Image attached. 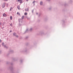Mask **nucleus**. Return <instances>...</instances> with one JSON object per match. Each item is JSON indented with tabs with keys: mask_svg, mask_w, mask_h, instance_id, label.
<instances>
[{
	"mask_svg": "<svg viewBox=\"0 0 73 73\" xmlns=\"http://www.w3.org/2000/svg\"><path fill=\"white\" fill-rule=\"evenodd\" d=\"M18 1H19L20 3H21L23 2L22 0H18Z\"/></svg>",
	"mask_w": 73,
	"mask_h": 73,
	"instance_id": "nucleus-1",
	"label": "nucleus"
},
{
	"mask_svg": "<svg viewBox=\"0 0 73 73\" xmlns=\"http://www.w3.org/2000/svg\"><path fill=\"white\" fill-rule=\"evenodd\" d=\"M3 16H5V17H6V16H7V15H6V14H5V13H4L3 14Z\"/></svg>",
	"mask_w": 73,
	"mask_h": 73,
	"instance_id": "nucleus-2",
	"label": "nucleus"
},
{
	"mask_svg": "<svg viewBox=\"0 0 73 73\" xmlns=\"http://www.w3.org/2000/svg\"><path fill=\"white\" fill-rule=\"evenodd\" d=\"M17 8L18 9H20V6H18L17 7Z\"/></svg>",
	"mask_w": 73,
	"mask_h": 73,
	"instance_id": "nucleus-3",
	"label": "nucleus"
},
{
	"mask_svg": "<svg viewBox=\"0 0 73 73\" xmlns=\"http://www.w3.org/2000/svg\"><path fill=\"white\" fill-rule=\"evenodd\" d=\"M29 10H28V9H25V11H28Z\"/></svg>",
	"mask_w": 73,
	"mask_h": 73,
	"instance_id": "nucleus-4",
	"label": "nucleus"
},
{
	"mask_svg": "<svg viewBox=\"0 0 73 73\" xmlns=\"http://www.w3.org/2000/svg\"><path fill=\"white\" fill-rule=\"evenodd\" d=\"M17 15H20V13H19V12H17Z\"/></svg>",
	"mask_w": 73,
	"mask_h": 73,
	"instance_id": "nucleus-5",
	"label": "nucleus"
},
{
	"mask_svg": "<svg viewBox=\"0 0 73 73\" xmlns=\"http://www.w3.org/2000/svg\"><path fill=\"white\" fill-rule=\"evenodd\" d=\"M24 15H27V13H24Z\"/></svg>",
	"mask_w": 73,
	"mask_h": 73,
	"instance_id": "nucleus-6",
	"label": "nucleus"
},
{
	"mask_svg": "<svg viewBox=\"0 0 73 73\" xmlns=\"http://www.w3.org/2000/svg\"><path fill=\"white\" fill-rule=\"evenodd\" d=\"M40 5H42V2H41L40 3Z\"/></svg>",
	"mask_w": 73,
	"mask_h": 73,
	"instance_id": "nucleus-7",
	"label": "nucleus"
},
{
	"mask_svg": "<svg viewBox=\"0 0 73 73\" xmlns=\"http://www.w3.org/2000/svg\"><path fill=\"white\" fill-rule=\"evenodd\" d=\"M24 16H23L22 17V19H24Z\"/></svg>",
	"mask_w": 73,
	"mask_h": 73,
	"instance_id": "nucleus-8",
	"label": "nucleus"
},
{
	"mask_svg": "<svg viewBox=\"0 0 73 73\" xmlns=\"http://www.w3.org/2000/svg\"><path fill=\"white\" fill-rule=\"evenodd\" d=\"M10 19H11V20H12V17L11 16L10 17Z\"/></svg>",
	"mask_w": 73,
	"mask_h": 73,
	"instance_id": "nucleus-9",
	"label": "nucleus"
},
{
	"mask_svg": "<svg viewBox=\"0 0 73 73\" xmlns=\"http://www.w3.org/2000/svg\"><path fill=\"white\" fill-rule=\"evenodd\" d=\"M12 7H11L10 9V11H11V10H12Z\"/></svg>",
	"mask_w": 73,
	"mask_h": 73,
	"instance_id": "nucleus-10",
	"label": "nucleus"
},
{
	"mask_svg": "<svg viewBox=\"0 0 73 73\" xmlns=\"http://www.w3.org/2000/svg\"><path fill=\"white\" fill-rule=\"evenodd\" d=\"M5 7V5H3V7Z\"/></svg>",
	"mask_w": 73,
	"mask_h": 73,
	"instance_id": "nucleus-11",
	"label": "nucleus"
},
{
	"mask_svg": "<svg viewBox=\"0 0 73 73\" xmlns=\"http://www.w3.org/2000/svg\"><path fill=\"white\" fill-rule=\"evenodd\" d=\"M16 35V33H14L13 34L14 35Z\"/></svg>",
	"mask_w": 73,
	"mask_h": 73,
	"instance_id": "nucleus-12",
	"label": "nucleus"
},
{
	"mask_svg": "<svg viewBox=\"0 0 73 73\" xmlns=\"http://www.w3.org/2000/svg\"><path fill=\"white\" fill-rule=\"evenodd\" d=\"M1 42V40H0V42Z\"/></svg>",
	"mask_w": 73,
	"mask_h": 73,
	"instance_id": "nucleus-13",
	"label": "nucleus"
},
{
	"mask_svg": "<svg viewBox=\"0 0 73 73\" xmlns=\"http://www.w3.org/2000/svg\"><path fill=\"white\" fill-rule=\"evenodd\" d=\"M33 3H35V1H34L33 2Z\"/></svg>",
	"mask_w": 73,
	"mask_h": 73,
	"instance_id": "nucleus-14",
	"label": "nucleus"
},
{
	"mask_svg": "<svg viewBox=\"0 0 73 73\" xmlns=\"http://www.w3.org/2000/svg\"><path fill=\"white\" fill-rule=\"evenodd\" d=\"M5 0V1H7V0Z\"/></svg>",
	"mask_w": 73,
	"mask_h": 73,
	"instance_id": "nucleus-15",
	"label": "nucleus"
},
{
	"mask_svg": "<svg viewBox=\"0 0 73 73\" xmlns=\"http://www.w3.org/2000/svg\"><path fill=\"white\" fill-rule=\"evenodd\" d=\"M1 23H0V25H1Z\"/></svg>",
	"mask_w": 73,
	"mask_h": 73,
	"instance_id": "nucleus-16",
	"label": "nucleus"
},
{
	"mask_svg": "<svg viewBox=\"0 0 73 73\" xmlns=\"http://www.w3.org/2000/svg\"><path fill=\"white\" fill-rule=\"evenodd\" d=\"M2 44H3V45H4V43H2Z\"/></svg>",
	"mask_w": 73,
	"mask_h": 73,
	"instance_id": "nucleus-17",
	"label": "nucleus"
},
{
	"mask_svg": "<svg viewBox=\"0 0 73 73\" xmlns=\"http://www.w3.org/2000/svg\"><path fill=\"white\" fill-rule=\"evenodd\" d=\"M12 32V31H10V32Z\"/></svg>",
	"mask_w": 73,
	"mask_h": 73,
	"instance_id": "nucleus-18",
	"label": "nucleus"
}]
</instances>
